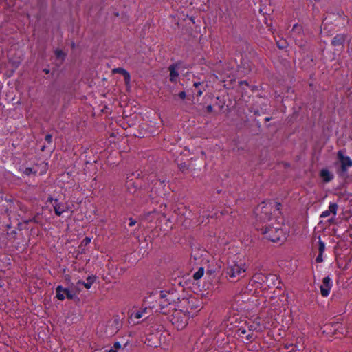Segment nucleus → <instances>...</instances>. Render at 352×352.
Here are the masks:
<instances>
[{
  "mask_svg": "<svg viewBox=\"0 0 352 352\" xmlns=\"http://www.w3.org/2000/svg\"><path fill=\"white\" fill-rule=\"evenodd\" d=\"M155 299H158L159 306L160 307V313L166 315L171 309H174L172 302L174 300L170 294L165 293L164 291H155L153 292Z\"/></svg>",
  "mask_w": 352,
  "mask_h": 352,
  "instance_id": "1",
  "label": "nucleus"
},
{
  "mask_svg": "<svg viewBox=\"0 0 352 352\" xmlns=\"http://www.w3.org/2000/svg\"><path fill=\"white\" fill-rule=\"evenodd\" d=\"M256 228L258 230H261L264 237L272 242H278L281 241V238H284L283 232L281 229L267 226H262L261 228H259L258 226Z\"/></svg>",
  "mask_w": 352,
  "mask_h": 352,
  "instance_id": "2",
  "label": "nucleus"
},
{
  "mask_svg": "<svg viewBox=\"0 0 352 352\" xmlns=\"http://www.w3.org/2000/svg\"><path fill=\"white\" fill-rule=\"evenodd\" d=\"M263 205L261 208L262 211L261 215L258 217V220L270 221L272 218V209L274 208V212L278 211L280 213L281 204L270 201L267 203L263 201Z\"/></svg>",
  "mask_w": 352,
  "mask_h": 352,
  "instance_id": "3",
  "label": "nucleus"
},
{
  "mask_svg": "<svg viewBox=\"0 0 352 352\" xmlns=\"http://www.w3.org/2000/svg\"><path fill=\"white\" fill-rule=\"evenodd\" d=\"M245 274V269L242 265L232 261L228 263L226 267V274L231 278H236L239 280L240 278L243 277Z\"/></svg>",
  "mask_w": 352,
  "mask_h": 352,
  "instance_id": "4",
  "label": "nucleus"
},
{
  "mask_svg": "<svg viewBox=\"0 0 352 352\" xmlns=\"http://www.w3.org/2000/svg\"><path fill=\"white\" fill-rule=\"evenodd\" d=\"M74 287L73 283L70 284L69 288H65L62 285H58L56 288V296L59 300H65V297L69 300H74L76 298V295L73 292V287Z\"/></svg>",
  "mask_w": 352,
  "mask_h": 352,
  "instance_id": "5",
  "label": "nucleus"
},
{
  "mask_svg": "<svg viewBox=\"0 0 352 352\" xmlns=\"http://www.w3.org/2000/svg\"><path fill=\"white\" fill-rule=\"evenodd\" d=\"M188 316L182 311H176L170 320L172 324L178 329L182 330L188 324Z\"/></svg>",
  "mask_w": 352,
  "mask_h": 352,
  "instance_id": "6",
  "label": "nucleus"
},
{
  "mask_svg": "<svg viewBox=\"0 0 352 352\" xmlns=\"http://www.w3.org/2000/svg\"><path fill=\"white\" fill-rule=\"evenodd\" d=\"M47 201L52 204L54 212L58 217H60L69 209L66 204L60 202L58 199H53L51 196L47 197Z\"/></svg>",
  "mask_w": 352,
  "mask_h": 352,
  "instance_id": "7",
  "label": "nucleus"
},
{
  "mask_svg": "<svg viewBox=\"0 0 352 352\" xmlns=\"http://www.w3.org/2000/svg\"><path fill=\"white\" fill-rule=\"evenodd\" d=\"M181 62L178 61L175 63L170 65L168 69L170 72L169 80L173 83H177L179 80V72L178 69L180 68Z\"/></svg>",
  "mask_w": 352,
  "mask_h": 352,
  "instance_id": "8",
  "label": "nucleus"
},
{
  "mask_svg": "<svg viewBox=\"0 0 352 352\" xmlns=\"http://www.w3.org/2000/svg\"><path fill=\"white\" fill-rule=\"evenodd\" d=\"M274 278V274H264L263 273H256L252 276V281L255 283H258L261 287H263V286L266 285V281L272 280Z\"/></svg>",
  "mask_w": 352,
  "mask_h": 352,
  "instance_id": "9",
  "label": "nucleus"
},
{
  "mask_svg": "<svg viewBox=\"0 0 352 352\" xmlns=\"http://www.w3.org/2000/svg\"><path fill=\"white\" fill-rule=\"evenodd\" d=\"M144 302L149 304V307L152 313H160L159 309L160 307L159 306V300L158 299H155L153 292L150 296L145 298Z\"/></svg>",
  "mask_w": 352,
  "mask_h": 352,
  "instance_id": "10",
  "label": "nucleus"
},
{
  "mask_svg": "<svg viewBox=\"0 0 352 352\" xmlns=\"http://www.w3.org/2000/svg\"><path fill=\"white\" fill-rule=\"evenodd\" d=\"M348 37L346 34H337L331 40V44L335 47H343L344 44Z\"/></svg>",
  "mask_w": 352,
  "mask_h": 352,
  "instance_id": "11",
  "label": "nucleus"
},
{
  "mask_svg": "<svg viewBox=\"0 0 352 352\" xmlns=\"http://www.w3.org/2000/svg\"><path fill=\"white\" fill-rule=\"evenodd\" d=\"M332 287L331 278L329 276H326L322 280V284L320 286L321 295L323 297L329 296L330 290Z\"/></svg>",
  "mask_w": 352,
  "mask_h": 352,
  "instance_id": "12",
  "label": "nucleus"
},
{
  "mask_svg": "<svg viewBox=\"0 0 352 352\" xmlns=\"http://www.w3.org/2000/svg\"><path fill=\"white\" fill-rule=\"evenodd\" d=\"M109 327L112 330L111 333H116L122 327V325L118 316L113 317V318L109 322Z\"/></svg>",
  "mask_w": 352,
  "mask_h": 352,
  "instance_id": "13",
  "label": "nucleus"
},
{
  "mask_svg": "<svg viewBox=\"0 0 352 352\" xmlns=\"http://www.w3.org/2000/svg\"><path fill=\"white\" fill-rule=\"evenodd\" d=\"M338 208V206L336 203H331L329 209L322 212L320 214V218H326L330 215L331 213H332L333 215H336L337 213V210Z\"/></svg>",
  "mask_w": 352,
  "mask_h": 352,
  "instance_id": "14",
  "label": "nucleus"
},
{
  "mask_svg": "<svg viewBox=\"0 0 352 352\" xmlns=\"http://www.w3.org/2000/svg\"><path fill=\"white\" fill-rule=\"evenodd\" d=\"M338 157L340 160L341 164L345 165L347 167L352 166V160L349 156H344L342 151L338 152Z\"/></svg>",
  "mask_w": 352,
  "mask_h": 352,
  "instance_id": "15",
  "label": "nucleus"
},
{
  "mask_svg": "<svg viewBox=\"0 0 352 352\" xmlns=\"http://www.w3.org/2000/svg\"><path fill=\"white\" fill-rule=\"evenodd\" d=\"M96 276L95 275H91L87 278V282L79 280L77 284L83 285L86 289H90L94 283L96 281Z\"/></svg>",
  "mask_w": 352,
  "mask_h": 352,
  "instance_id": "16",
  "label": "nucleus"
},
{
  "mask_svg": "<svg viewBox=\"0 0 352 352\" xmlns=\"http://www.w3.org/2000/svg\"><path fill=\"white\" fill-rule=\"evenodd\" d=\"M320 175L324 182H329L334 178L333 175L327 168L322 169Z\"/></svg>",
  "mask_w": 352,
  "mask_h": 352,
  "instance_id": "17",
  "label": "nucleus"
},
{
  "mask_svg": "<svg viewBox=\"0 0 352 352\" xmlns=\"http://www.w3.org/2000/svg\"><path fill=\"white\" fill-rule=\"evenodd\" d=\"M277 284H281L280 281L278 280V278L276 276V275H274V278H273V280H267L266 281V287H265V289H266L267 287H269L270 288L271 287H272V285L274 286H276V285Z\"/></svg>",
  "mask_w": 352,
  "mask_h": 352,
  "instance_id": "18",
  "label": "nucleus"
},
{
  "mask_svg": "<svg viewBox=\"0 0 352 352\" xmlns=\"http://www.w3.org/2000/svg\"><path fill=\"white\" fill-rule=\"evenodd\" d=\"M292 32L293 34L300 35L303 32L302 25H300L298 23L294 24L293 26V28L292 30Z\"/></svg>",
  "mask_w": 352,
  "mask_h": 352,
  "instance_id": "19",
  "label": "nucleus"
},
{
  "mask_svg": "<svg viewBox=\"0 0 352 352\" xmlns=\"http://www.w3.org/2000/svg\"><path fill=\"white\" fill-rule=\"evenodd\" d=\"M54 54L58 59H60L61 60H64L67 54L62 50L56 49L54 51Z\"/></svg>",
  "mask_w": 352,
  "mask_h": 352,
  "instance_id": "20",
  "label": "nucleus"
},
{
  "mask_svg": "<svg viewBox=\"0 0 352 352\" xmlns=\"http://www.w3.org/2000/svg\"><path fill=\"white\" fill-rule=\"evenodd\" d=\"M349 167L345 165L341 164L340 168L338 170V174L340 177H344L347 174V168Z\"/></svg>",
  "mask_w": 352,
  "mask_h": 352,
  "instance_id": "21",
  "label": "nucleus"
},
{
  "mask_svg": "<svg viewBox=\"0 0 352 352\" xmlns=\"http://www.w3.org/2000/svg\"><path fill=\"white\" fill-rule=\"evenodd\" d=\"M204 274V267H200L194 274L193 278L195 280H199L200 279Z\"/></svg>",
  "mask_w": 352,
  "mask_h": 352,
  "instance_id": "22",
  "label": "nucleus"
},
{
  "mask_svg": "<svg viewBox=\"0 0 352 352\" xmlns=\"http://www.w3.org/2000/svg\"><path fill=\"white\" fill-rule=\"evenodd\" d=\"M37 171H38L37 168L28 167V168H25V170L23 171V173L27 175H36L37 173Z\"/></svg>",
  "mask_w": 352,
  "mask_h": 352,
  "instance_id": "23",
  "label": "nucleus"
},
{
  "mask_svg": "<svg viewBox=\"0 0 352 352\" xmlns=\"http://www.w3.org/2000/svg\"><path fill=\"white\" fill-rule=\"evenodd\" d=\"M131 317H133L135 319H140L142 317H144V314H142L141 310H135L131 314Z\"/></svg>",
  "mask_w": 352,
  "mask_h": 352,
  "instance_id": "24",
  "label": "nucleus"
},
{
  "mask_svg": "<svg viewBox=\"0 0 352 352\" xmlns=\"http://www.w3.org/2000/svg\"><path fill=\"white\" fill-rule=\"evenodd\" d=\"M318 253L323 254L325 250V243L320 240V237H318Z\"/></svg>",
  "mask_w": 352,
  "mask_h": 352,
  "instance_id": "25",
  "label": "nucleus"
},
{
  "mask_svg": "<svg viewBox=\"0 0 352 352\" xmlns=\"http://www.w3.org/2000/svg\"><path fill=\"white\" fill-rule=\"evenodd\" d=\"M277 47L279 49H285L287 47V43L285 40L281 39L276 42Z\"/></svg>",
  "mask_w": 352,
  "mask_h": 352,
  "instance_id": "26",
  "label": "nucleus"
},
{
  "mask_svg": "<svg viewBox=\"0 0 352 352\" xmlns=\"http://www.w3.org/2000/svg\"><path fill=\"white\" fill-rule=\"evenodd\" d=\"M113 72L115 74H120L124 76L126 73H127V71L122 67H118L113 69Z\"/></svg>",
  "mask_w": 352,
  "mask_h": 352,
  "instance_id": "27",
  "label": "nucleus"
},
{
  "mask_svg": "<svg viewBox=\"0 0 352 352\" xmlns=\"http://www.w3.org/2000/svg\"><path fill=\"white\" fill-rule=\"evenodd\" d=\"M112 349L118 352H124V348H122L121 344L119 342H115L113 344V348Z\"/></svg>",
  "mask_w": 352,
  "mask_h": 352,
  "instance_id": "28",
  "label": "nucleus"
},
{
  "mask_svg": "<svg viewBox=\"0 0 352 352\" xmlns=\"http://www.w3.org/2000/svg\"><path fill=\"white\" fill-rule=\"evenodd\" d=\"M141 311H142V314H144V318H146L148 317L151 312V309L149 307V305L148 307H145L144 308H142L140 309Z\"/></svg>",
  "mask_w": 352,
  "mask_h": 352,
  "instance_id": "29",
  "label": "nucleus"
},
{
  "mask_svg": "<svg viewBox=\"0 0 352 352\" xmlns=\"http://www.w3.org/2000/svg\"><path fill=\"white\" fill-rule=\"evenodd\" d=\"M91 242V239L89 237H85L81 242V244L79 246V248H81L82 246H86L88 244H89Z\"/></svg>",
  "mask_w": 352,
  "mask_h": 352,
  "instance_id": "30",
  "label": "nucleus"
},
{
  "mask_svg": "<svg viewBox=\"0 0 352 352\" xmlns=\"http://www.w3.org/2000/svg\"><path fill=\"white\" fill-rule=\"evenodd\" d=\"M124 82L126 85L129 84L130 81H131V76H130V74L129 72H127V73H126L124 76Z\"/></svg>",
  "mask_w": 352,
  "mask_h": 352,
  "instance_id": "31",
  "label": "nucleus"
},
{
  "mask_svg": "<svg viewBox=\"0 0 352 352\" xmlns=\"http://www.w3.org/2000/svg\"><path fill=\"white\" fill-rule=\"evenodd\" d=\"M45 140L48 143V144H52V135L51 134H47L45 137Z\"/></svg>",
  "mask_w": 352,
  "mask_h": 352,
  "instance_id": "32",
  "label": "nucleus"
},
{
  "mask_svg": "<svg viewBox=\"0 0 352 352\" xmlns=\"http://www.w3.org/2000/svg\"><path fill=\"white\" fill-rule=\"evenodd\" d=\"M316 261L318 263H322L323 261V254L318 253V255L316 258Z\"/></svg>",
  "mask_w": 352,
  "mask_h": 352,
  "instance_id": "33",
  "label": "nucleus"
},
{
  "mask_svg": "<svg viewBox=\"0 0 352 352\" xmlns=\"http://www.w3.org/2000/svg\"><path fill=\"white\" fill-rule=\"evenodd\" d=\"M178 96L182 99V100H184L186 97V94L185 91H180L179 94H178Z\"/></svg>",
  "mask_w": 352,
  "mask_h": 352,
  "instance_id": "34",
  "label": "nucleus"
},
{
  "mask_svg": "<svg viewBox=\"0 0 352 352\" xmlns=\"http://www.w3.org/2000/svg\"><path fill=\"white\" fill-rule=\"evenodd\" d=\"M254 121L256 122V126L258 129V132L257 133H260L261 131V122H259V120L255 119Z\"/></svg>",
  "mask_w": 352,
  "mask_h": 352,
  "instance_id": "35",
  "label": "nucleus"
},
{
  "mask_svg": "<svg viewBox=\"0 0 352 352\" xmlns=\"http://www.w3.org/2000/svg\"><path fill=\"white\" fill-rule=\"evenodd\" d=\"M136 223H137V221L135 219H133L131 217L129 218V226L130 227H132V226H135Z\"/></svg>",
  "mask_w": 352,
  "mask_h": 352,
  "instance_id": "36",
  "label": "nucleus"
},
{
  "mask_svg": "<svg viewBox=\"0 0 352 352\" xmlns=\"http://www.w3.org/2000/svg\"><path fill=\"white\" fill-rule=\"evenodd\" d=\"M253 339V333H249L246 336V340L251 342Z\"/></svg>",
  "mask_w": 352,
  "mask_h": 352,
  "instance_id": "37",
  "label": "nucleus"
},
{
  "mask_svg": "<svg viewBox=\"0 0 352 352\" xmlns=\"http://www.w3.org/2000/svg\"><path fill=\"white\" fill-rule=\"evenodd\" d=\"M206 111H207V112H208V113H211V112H212V111H213V107H212V105H210H210H208V106L206 107Z\"/></svg>",
  "mask_w": 352,
  "mask_h": 352,
  "instance_id": "38",
  "label": "nucleus"
},
{
  "mask_svg": "<svg viewBox=\"0 0 352 352\" xmlns=\"http://www.w3.org/2000/svg\"><path fill=\"white\" fill-rule=\"evenodd\" d=\"M95 352H118L113 349H111L109 351L108 350H104V351H102V350H98V351H96Z\"/></svg>",
  "mask_w": 352,
  "mask_h": 352,
  "instance_id": "39",
  "label": "nucleus"
},
{
  "mask_svg": "<svg viewBox=\"0 0 352 352\" xmlns=\"http://www.w3.org/2000/svg\"><path fill=\"white\" fill-rule=\"evenodd\" d=\"M238 332L240 333V335L241 334H245L247 333V331L245 329L240 328V329H238Z\"/></svg>",
  "mask_w": 352,
  "mask_h": 352,
  "instance_id": "40",
  "label": "nucleus"
},
{
  "mask_svg": "<svg viewBox=\"0 0 352 352\" xmlns=\"http://www.w3.org/2000/svg\"><path fill=\"white\" fill-rule=\"evenodd\" d=\"M248 329L250 331H254L256 329V327L254 326V324H250L248 326Z\"/></svg>",
  "mask_w": 352,
  "mask_h": 352,
  "instance_id": "41",
  "label": "nucleus"
},
{
  "mask_svg": "<svg viewBox=\"0 0 352 352\" xmlns=\"http://www.w3.org/2000/svg\"><path fill=\"white\" fill-rule=\"evenodd\" d=\"M328 222L330 223V224H333L335 222V219L334 218H331L328 220Z\"/></svg>",
  "mask_w": 352,
  "mask_h": 352,
  "instance_id": "42",
  "label": "nucleus"
},
{
  "mask_svg": "<svg viewBox=\"0 0 352 352\" xmlns=\"http://www.w3.org/2000/svg\"><path fill=\"white\" fill-rule=\"evenodd\" d=\"M253 112L255 116H259L261 115L260 111L258 110H254Z\"/></svg>",
  "mask_w": 352,
  "mask_h": 352,
  "instance_id": "43",
  "label": "nucleus"
},
{
  "mask_svg": "<svg viewBox=\"0 0 352 352\" xmlns=\"http://www.w3.org/2000/svg\"><path fill=\"white\" fill-rule=\"evenodd\" d=\"M201 85V82H194V87H198L199 85Z\"/></svg>",
  "mask_w": 352,
  "mask_h": 352,
  "instance_id": "44",
  "label": "nucleus"
},
{
  "mask_svg": "<svg viewBox=\"0 0 352 352\" xmlns=\"http://www.w3.org/2000/svg\"><path fill=\"white\" fill-rule=\"evenodd\" d=\"M276 289H279L280 291L282 290V286L280 285V284H278V285H276Z\"/></svg>",
  "mask_w": 352,
  "mask_h": 352,
  "instance_id": "45",
  "label": "nucleus"
},
{
  "mask_svg": "<svg viewBox=\"0 0 352 352\" xmlns=\"http://www.w3.org/2000/svg\"><path fill=\"white\" fill-rule=\"evenodd\" d=\"M65 280H67L68 283H70L71 278L69 275L65 276Z\"/></svg>",
  "mask_w": 352,
  "mask_h": 352,
  "instance_id": "46",
  "label": "nucleus"
},
{
  "mask_svg": "<svg viewBox=\"0 0 352 352\" xmlns=\"http://www.w3.org/2000/svg\"><path fill=\"white\" fill-rule=\"evenodd\" d=\"M272 119V117H266V118H265V122H269V121H270Z\"/></svg>",
  "mask_w": 352,
  "mask_h": 352,
  "instance_id": "47",
  "label": "nucleus"
},
{
  "mask_svg": "<svg viewBox=\"0 0 352 352\" xmlns=\"http://www.w3.org/2000/svg\"><path fill=\"white\" fill-rule=\"evenodd\" d=\"M43 72H44L45 74H49V73H50V69H43Z\"/></svg>",
  "mask_w": 352,
  "mask_h": 352,
  "instance_id": "48",
  "label": "nucleus"
},
{
  "mask_svg": "<svg viewBox=\"0 0 352 352\" xmlns=\"http://www.w3.org/2000/svg\"><path fill=\"white\" fill-rule=\"evenodd\" d=\"M29 221H31V220H30V219H29V220H25V219H23V223H28Z\"/></svg>",
  "mask_w": 352,
  "mask_h": 352,
  "instance_id": "49",
  "label": "nucleus"
},
{
  "mask_svg": "<svg viewBox=\"0 0 352 352\" xmlns=\"http://www.w3.org/2000/svg\"><path fill=\"white\" fill-rule=\"evenodd\" d=\"M201 94H202V91L199 90V91H198V94H197V95H198V96H201Z\"/></svg>",
  "mask_w": 352,
  "mask_h": 352,
  "instance_id": "50",
  "label": "nucleus"
},
{
  "mask_svg": "<svg viewBox=\"0 0 352 352\" xmlns=\"http://www.w3.org/2000/svg\"><path fill=\"white\" fill-rule=\"evenodd\" d=\"M45 146H43V147H42L41 150H42V151H44V150H45Z\"/></svg>",
  "mask_w": 352,
  "mask_h": 352,
  "instance_id": "51",
  "label": "nucleus"
},
{
  "mask_svg": "<svg viewBox=\"0 0 352 352\" xmlns=\"http://www.w3.org/2000/svg\"><path fill=\"white\" fill-rule=\"evenodd\" d=\"M74 46H75V44H74V43H72V47H74Z\"/></svg>",
  "mask_w": 352,
  "mask_h": 352,
  "instance_id": "52",
  "label": "nucleus"
}]
</instances>
